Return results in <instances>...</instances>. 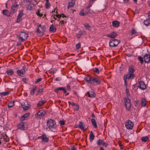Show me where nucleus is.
Here are the masks:
<instances>
[{
    "label": "nucleus",
    "instance_id": "nucleus-1",
    "mask_svg": "<svg viewBox=\"0 0 150 150\" xmlns=\"http://www.w3.org/2000/svg\"><path fill=\"white\" fill-rule=\"evenodd\" d=\"M128 71L129 73L127 75L124 76L125 83L126 84H127L126 79H133L134 76V73L135 71V70L133 66H130L129 67Z\"/></svg>",
    "mask_w": 150,
    "mask_h": 150
},
{
    "label": "nucleus",
    "instance_id": "nucleus-2",
    "mask_svg": "<svg viewBox=\"0 0 150 150\" xmlns=\"http://www.w3.org/2000/svg\"><path fill=\"white\" fill-rule=\"evenodd\" d=\"M17 36L19 41L21 42H24L27 39L28 34L25 32H21Z\"/></svg>",
    "mask_w": 150,
    "mask_h": 150
},
{
    "label": "nucleus",
    "instance_id": "nucleus-3",
    "mask_svg": "<svg viewBox=\"0 0 150 150\" xmlns=\"http://www.w3.org/2000/svg\"><path fill=\"white\" fill-rule=\"evenodd\" d=\"M47 127L50 129L52 130L55 129L57 127L56 122L54 120L52 119L49 120L47 122Z\"/></svg>",
    "mask_w": 150,
    "mask_h": 150
},
{
    "label": "nucleus",
    "instance_id": "nucleus-4",
    "mask_svg": "<svg viewBox=\"0 0 150 150\" xmlns=\"http://www.w3.org/2000/svg\"><path fill=\"white\" fill-rule=\"evenodd\" d=\"M120 42V40L115 39L110 40L109 42V46L111 48L117 47Z\"/></svg>",
    "mask_w": 150,
    "mask_h": 150
},
{
    "label": "nucleus",
    "instance_id": "nucleus-5",
    "mask_svg": "<svg viewBox=\"0 0 150 150\" xmlns=\"http://www.w3.org/2000/svg\"><path fill=\"white\" fill-rule=\"evenodd\" d=\"M46 29L45 27L40 24L38 26V36H41L43 35V33Z\"/></svg>",
    "mask_w": 150,
    "mask_h": 150
},
{
    "label": "nucleus",
    "instance_id": "nucleus-6",
    "mask_svg": "<svg viewBox=\"0 0 150 150\" xmlns=\"http://www.w3.org/2000/svg\"><path fill=\"white\" fill-rule=\"evenodd\" d=\"M133 125V123L129 120H127L125 123V127L128 129H132Z\"/></svg>",
    "mask_w": 150,
    "mask_h": 150
},
{
    "label": "nucleus",
    "instance_id": "nucleus-7",
    "mask_svg": "<svg viewBox=\"0 0 150 150\" xmlns=\"http://www.w3.org/2000/svg\"><path fill=\"white\" fill-rule=\"evenodd\" d=\"M38 139H41V142H47L49 141V138L47 137L46 134L44 133H43L40 137H38Z\"/></svg>",
    "mask_w": 150,
    "mask_h": 150
},
{
    "label": "nucleus",
    "instance_id": "nucleus-8",
    "mask_svg": "<svg viewBox=\"0 0 150 150\" xmlns=\"http://www.w3.org/2000/svg\"><path fill=\"white\" fill-rule=\"evenodd\" d=\"M125 105L126 109L129 111L130 108L131 104L130 100L128 98L125 99Z\"/></svg>",
    "mask_w": 150,
    "mask_h": 150
},
{
    "label": "nucleus",
    "instance_id": "nucleus-9",
    "mask_svg": "<svg viewBox=\"0 0 150 150\" xmlns=\"http://www.w3.org/2000/svg\"><path fill=\"white\" fill-rule=\"evenodd\" d=\"M30 105L27 102H23L22 103L21 107L25 110L29 109L30 108Z\"/></svg>",
    "mask_w": 150,
    "mask_h": 150
},
{
    "label": "nucleus",
    "instance_id": "nucleus-10",
    "mask_svg": "<svg viewBox=\"0 0 150 150\" xmlns=\"http://www.w3.org/2000/svg\"><path fill=\"white\" fill-rule=\"evenodd\" d=\"M18 5L16 4V3L13 4L11 7V13H15L17 10Z\"/></svg>",
    "mask_w": 150,
    "mask_h": 150
},
{
    "label": "nucleus",
    "instance_id": "nucleus-11",
    "mask_svg": "<svg viewBox=\"0 0 150 150\" xmlns=\"http://www.w3.org/2000/svg\"><path fill=\"white\" fill-rule=\"evenodd\" d=\"M92 84H94V83H95L97 85L100 84L101 83V81L100 80V79L98 78H97L95 77H93L92 78Z\"/></svg>",
    "mask_w": 150,
    "mask_h": 150
},
{
    "label": "nucleus",
    "instance_id": "nucleus-12",
    "mask_svg": "<svg viewBox=\"0 0 150 150\" xmlns=\"http://www.w3.org/2000/svg\"><path fill=\"white\" fill-rule=\"evenodd\" d=\"M139 87L142 90H144L146 88V86L144 83L143 81H140L139 83Z\"/></svg>",
    "mask_w": 150,
    "mask_h": 150
},
{
    "label": "nucleus",
    "instance_id": "nucleus-13",
    "mask_svg": "<svg viewBox=\"0 0 150 150\" xmlns=\"http://www.w3.org/2000/svg\"><path fill=\"white\" fill-rule=\"evenodd\" d=\"M46 112L42 110L38 111V118H42L45 114Z\"/></svg>",
    "mask_w": 150,
    "mask_h": 150
},
{
    "label": "nucleus",
    "instance_id": "nucleus-14",
    "mask_svg": "<svg viewBox=\"0 0 150 150\" xmlns=\"http://www.w3.org/2000/svg\"><path fill=\"white\" fill-rule=\"evenodd\" d=\"M18 128L21 130H24L25 129L24 124L23 122H21L17 125Z\"/></svg>",
    "mask_w": 150,
    "mask_h": 150
},
{
    "label": "nucleus",
    "instance_id": "nucleus-15",
    "mask_svg": "<svg viewBox=\"0 0 150 150\" xmlns=\"http://www.w3.org/2000/svg\"><path fill=\"white\" fill-rule=\"evenodd\" d=\"M117 35V33L114 32H113L110 34H108L107 36L108 37L111 38H114L116 37Z\"/></svg>",
    "mask_w": 150,
    "mask_h": 150
},
{
    "label": "nucleus",
    "instance_id": "nucleus-16",
    "mask_svg": "<svg viewBox=\"0 0 150 150\" xmlns=\"http://www.w3.org/2000/svg\"><path fill=\"white\" fill-rule=\"evenodd\" d=\"M92 78L90 75H88L84 79L87 82L92 84Z\"/></svg>",
    "mask_w": 150,
    "mask_h": 150
},
{
    "label": "nucleus",
    "instance_id": "nucleus-17",
    "mask_svg": "<svg viewBox=\"0 0 150 150\" xmlns=\"http://www.w3.org/2000/svg\"><path fill=\"white\" fill-rule=\"evenodd\" d=\"M144 61L145 63H148L150 61V55L149 54H146L144 56Z\"/></svg>",
    "mask_w": 150,
    "mask_h": 150
},
{
    "label": "nucleus",
    "instance_id": "nucleus-18",
    "mask_svg": "<svg viewBox=\"0 0 150 150\" xmlns=\"http://www.w3.org/2000/svg\"><path fill=\"white\" fill-rule=\"evenodd\" d=\"M78 126L79 128L81 129V130H85V125L82 122L80 121Z\"/></svg>",
    "mask_w": 150,
    "mask_h": 150
},
{
    "label": "nucleus",
    "instance_id": "nucleus-19",
    "mask_svg": "<svg viewBox=\"0 0 150 150\" xmlns=\"http://www.w3.org/2000/svg\"><path fill=\"white\" fill-rule=\"evenodd\" d=\"M29 114V113H26L24 115L22 116L21 117V120H27L28 118Z\"/></svg>",
    "mask_w": 150,
    "mask_h": 150
},
{
    "label": "nucleus",
    "instance_id": "nucleus-20",
    "mask_svg": "<svg viewBox=\"0 0 150 150\" xmlns=\"http://www.w3.org/2000/svg\"><path fill=\"white\" fill-rule=\"evenodd\" d=\"M25 72V71L24 69L18 70L17 71V74L20 76H22Z\"/></svg>",
    "mask_w": 150,
    "mask_h": 150
},
{
    "label": "nucleus",
    "instance_id": "nucleus-21",
    "mask_svg": "<svg viewBox=\"0 0 150 150\" xmlns=\"http://www.w3.org/2000/svg\"><path fill=\"white\" fill-rule=\"evenodd\" d=\"M45 87V85L44 83L41 84V88L40 86L39 87V88L38 90V93H41L43 91V88Z\"/></svg>",
    "mask_w": 150,
    "mask_h": 150
},
{
    "label": "nucleus",
    "instance_id": "nucleus-22",
    "mask_svg": "<svg viewBox=\"0 0 150 150\" xmlns=\"http://www.w3.org/2000/svg\"><path fill=\"white\" fill-rule=\"evenodd\" d=\"M50 30L51 32H55L56 30V28L54 25L52 24L50 27Z\"/></svg>",
    "mask_w": 150,
    "mask_h": 150
},
{
    "label": "nucleus",
    "instance_id": "nucleus-23",
    "mask_svg": "<svg viewBox=\"0 0 150 150\" xmlns=\"http://www.w3.org/2000/svg\"><path fill=\"white\" fill-rule=\"evenodd\" d=\"M88 96L89 97L91 98H93L95 96V93L91 91H90L87 93Z\"/></svg>",
    "mask_w": 150,
    "mask_h": 150
},
{
    "label": "nucleus",
    "instance_id": "nucleus-24",
    "mask_svg": "<svg viewBox=\"0 0 150 150\" xmlns=\"http://www.w3.org/2000/svg\"><path fill=\"white\" fill-rule=\"evenodd\" d=\"M2 13L3 14L7 16H10V13L6 10H3L2 11Z\"/></svg>",
    "mask_w": 150,
    "mask_h": 150
},
{
    "label": "nucleus",
    "instance_id": "nucleus-25",
    "mask_svg": "<svg viewBox=\"0 0 150 150\" xmlns=\"http://www.w3.org/2000/svg\"><path fill=\"white\" fill-rule=\"evenodd\" d=\"M112 26L114 27H117L119 25V23L117 21H114L112 22Z\"/></svg>",
    "mask_w": 150,
    "mask_h": 150
},
{
    "label": "nucleus",
    "instance_id": "nucleus-26",
    "mask_svg": "<svg viewBox=\"0 0 150 150\" xmlns=\"http://www.w3.org/2000/svg\"><path fill=\"white\" fill-rule=\"evenodd\" d=\"M94 137L95 136L94 135L92 131H91L90 132L89 136V139L91 142L93 141Z\"/></svg>",
    "mask_w": 150,
    "mask_h": 150
},
{
    "label": "nucleus",
    "instance_id": "nucleus-27",
    "mask_svg": "<svg viewBox=\"0 0 150 150\" xmlns=\"http://www.w3.org/2000/svg\"><path fill=\"white\" fill-rule=\"evenodd\" d=\"M23 15V12L21 11H20L17 17V22H18L20 21L21 18Z\"/></svg>",
    "mask_w": 150,
    "mask_h": 150
},
{
    "label": "nucleus",
    "instance_id": "nucleus-28",
    "mask_svg": "<svg viewBox=\"0 0 150 150\" xmlns=\"http://www.w3.org/2000/svg\"><path fill=\"white\" fill-rule=\"evenodd\" d=\"M91 122L93 126L95 128H96L97 127L96 122L95 119H91Z\"/></svg>",
    "mask_w": 150,
    "mask_h": 150
},
{
    "label": "nucleus",
    "instance_id": "nucleus-29",
    "mask_svg": "<svg viewBox=\"0 0 150 150\" xmlns=\"http://www.w3.org/2000/svg\"><path fill=\"white\" fill-rule=\"evenodd\" d=\"M84 26L85 28L87 30L91 31L92 29L91 26H90L88 23H86L84 24Z\"/></svg>",
    "mask_w": 150,
    "mask_h": 150
},
{
    "label": "nucleus",
    "instance_id": "nucleus-30",
    "mask_svg": "<svg viewBox=\"0 0 150 150\" xmlns=\"http://www.w3.org/2000/svg\"><path fill=\"white\" fill-rule=\"evenodd\" d=\"M75 4V3L74 0H72L69 3V5L68 6L67 8L69 9L70 7H73Z\"/></svg>",
    "mask_w": 150,
    "mask_h": 150
},
{
    "label": "nucleus",
    "instance_id": "nucleus-31",
    "mask_svg": "<svg viewBox=\"0 0 150 150\" xmlns=\"http://www.w3.org/2000/svg\"><path fill=\"white\" fill-rule=\"evenodd\" d=\"M144 24L146 26L150 25V19L149 18L147 19L144 21Z\"/></svg>",
    "mask_w": 150,
    "mask_h": 150
},
{
    "label": "nucleus",
    "instance_id": "nucleus-32",
    "mask_svg": "<svg viewBox=\"0 0 150 150\" xmlns=\"http://www.w3.org/2000/svg\"><path fill=\"white\" fill-rule=\"evenodd\" d=\"M141 103L142 106L145 107L146 105V100L145 98H142L141 100Z\"/></svg>",
    "mask_w": 150,
    "mask_h": 150
},
{
    "label": "nucleus",
    "instance_id": "nucleus-33",
    "mask_svg": "<svg viewBox=\"0 0 150 150\" xmlns=\"http://www.w3.org/2000/svg\"><path fill=\"white\" fill-rule=\"evenodd\" d=\"M149 138L148 136H145L142 137L141 139L142 142H145L148 140Z\"/></svg>",
    "mask_w": 150,
    "mask_h": 150
},
{
    "label": "nucleus",
    "instance_id": "nucleus-34",
    "mask_svg": "<svg viewBox=\"0 0 150 150\" xmlns=\"http://www.w3.org/2000/svg\"><path fill=\"white\" fill-rule=\"evenodd\" d=\"M36 86H33L31 88V90L30 91V94L32 95H34V91L36 90Z\"/></svg>",
    "mask_w": 150,
    "mask_h": 150
},
{
    "label": "nucleus",
    "instance_id": "nucleus-35",
    "mask_svg": "<svg viewBox=\"0 0 150 150\" xmlns=\"http://www.w3.org/2000/svg\"><path fill=\"white\" fill-rule=\"evenodd\" d=\"M104 142L102 140L99 139L97 141V144L98 145L101 146L103 144Z\"/></svg>",
    "mask_w": 150,
    "mask_h": 150
},
{
    "label": "nucleus",
    "instance_id": "nucleus-36",
    "mask_svg": "<svg viewBox=\"0 0 150 150\" xmlns=\"http://www.w3.org/2000/svg\"><path fill=\"white\" fill-rule=\"evenodd\" d=\"M46 101L45 100H42V101H39L38 102V106H41L43 105L44 103L46 102Z\"/></svg>",
    "mask_w": 150,
    "mask_h": 150
},
{
    "label": "nucleus",
    "instance_id": "nucleus-37",
    "mask_svg": "<svg viewBox=\"0 0 150 150\" xmlns=\"http://www.w3.org/2000/svg\"><path fill=\"white\" fill-rule=\"evenodd\" d=\"M7 74L10 76L12 75L14 73V72L12 70H8L6 71Z\"/></svg>",
    "mask_w": 150,
    "mask_h": 150
},
{
    "label": "nucleus",
    "instance_id": "nucleus-38",
    "mask_svg": "<svg viewBox=\"0 0 150 150\" xmlns=\"http://www.w3.org/2000/svg\"><path fill=\"white\" fill-rule=\"evenodd\" d=\"M50 4L49 2V1H46V3L45 4V7L46 8H49L50 6Z\"/></svg>",
    "mask_w": 150,
    "mask_h": 150
},
{
    "label": "nucleus",
    "instance_id": "nucleus-39",
    "mask_svg": "<svg viewBox=\"0 0 150 150\" xmlns=\"http://www.w3.org/2000/svg\"><path fill=\"white\" fill-rule=\"evenodd\" d=\"M79 33L80 34L76 35V36L78 38H79L81 37V35L84 34H85L86 32L84 31H82L81 32H80Z\"/></svg>",
    "mask_w": 150,
    "mask_h": 150
},
{
    "label": "nucleus",
    "instance_id": "nucleus-40",
    "mask_svg": "<svg viewBox=\"0 0 150 150\" xmlns=\"http://www.w3.org/2000/svg\"><path fill=\"white\" fill-rule=\"evenodd\" d=\"M14 105V102L11 101L8 103V108H11L13 107Z\"/></svg>",
    "mask_w": 150,
    "mask_h": 150
},
{
    "label": "nucleus",
    "instance_id": "nucleus-41",
    "mask_svg": "<svg viewBox=\"0 0 150 150\" xmlns=\"http://www.w3.org/2000/svg\"><path fill=\"white\" fill-rule=\"evenodd\" d=\"M34 6V5L33 4H30L28 5L27 9L28 10H30Z\"/></svg>",
    "mask_w": 150,
    "mask_h": 150
},
{
    "label": "nucleus",
    "instance_id": "nucleus-42",
    "mask_svg": "<svg viewBox=\"0 0 150 150\" xmlns=\"http://www.w3.org/2000/svg\"><path fill=\"white\" fill-rule=\"evenodd\" d=\"M131 33L132 35H137V33L134 29H133L131 30Z\"/></svg>",
    "mask_w": 150,
    "mask_h": 150
},
{
    "label": "nucleus",
    "instance_id": "nucleus-43",
    "mask_svg": "<svg viewBox=\"0 0 150 150\" xmlns=\"http://www.w3.org/2000/svg\"><path fill=\"white\" fill-rule=\"evenodd\" d=\"M88 13H84V9H82L80 13V15L81 16H84L87 14Z\"/></svg>",
    "mask_w": 150,
    "mask_h": 150
},
{
    "label": "nucleus",
    "instance_id": "nucleus-44",
    "mask_svg": "<svg viewBox=\"0 0 150 150\" xmlns=\"http://www.w3.org/2000/svg\"><path fill=\"white\" fill-rule=\"evenodd\" d=\"M0 94H1L2 97V96H6L8 95L9 93V92L7 91L3 92L0 93Z\"/></svg>",
    "mask_w": 150,
    "mask_h": 150
},
{
    "label": "nucleus",
    "instance_id": "nucleus-45",
    "mask_svg": "<svg viewBox=\"0 0 150 150\" xmlns=\"http://www.w3.org/2000/svg\"><path fill=\"white\" fill-rule=\"evenodd\" d=\"M60 90H61V87L56 88L54 89V91L57 93H59V91Z\"/></svg>",
    "mask_w": 150,
    "mask_h": 150
},
{
    "label": "nucleus",
    "instance_id": "nucleus-46",
    "mask_svg": "<svg viewBox=\"0 0 150 150\" xmlns=\"http://www.w3.org/2000/svg\"><path fill=\"white\" fill-rule=\"evenodd\" d=\"M3 139H4V140L5 142H7L9 140V138L7 136H6V135H5L3 137Z\"/></svg>",
    "mask_w": 150,
    "mask_h": 150
},
{
    "label": "nucleus",
    "instance_id": "nucleus-47",
    "mask_svg": "<svg viewBox=\"0 0 150 150\" xmlns=\"http://www.w3.org/2000/svg\"><path fill=\"white\" fill-rule=\"evenodd\" d=\"M74 110H78L79 109V106L78 104H76L74 107Z\"/></svg>",
    "mask_w": 150,
    "mask_h": 150
},
{
    "label": "nucleus",
    "instance_id": "nucleus-48",
    "mask_svg": "<svg viewBox=\"0 0 150 150\" xmlns=\"http://www.w3.org/2000/svg\"><path fill=\"white\" fill-rule=\"evenodd\" d=\"M93 71L96 73L97 74H99V70L97 68H94L93 69Z\"/></svg>",
    "mask_w": 150,
    "mask_h": 150
},
{
    "label": "nucleus",
    "instance_id": "nucleus-49",
    "mask_svg": "<svg viewBox=\"0 0 150 150\" xmlns=\"http://www.w3.org/2000/svg\"><path fill=\"white\" fill-rule=\"evenodd\" d=\"M81 44L80 42L78 43L76 45V49H79L81 47Z\"/></svg>",
    "mask_w": 150,
    "mask_h": 150
},
{
    "label": "nucleus",
    "instance_id": "nucleus-50",
    "mask_svg": "<svg viewBox=\"0 0 150 150\" xmlns=\"http://www.w3.org/2000/svg\"><path fill=\"white\" fill-rule=\"evenodd\" d=\"M138 59L139 61L140 62L141 64H142L143 61V58L142 57L140 56L138 57Z\"/></svg>",
    "mask_w": 150,
    "mask_h": 150
},
{
    "label": "nucleus",
    "instance_id": "nucleus-51",
    "mask_svg": "<svg viewBox=\"0 0 150 150\" xmlns=\"http://www.w3.org/2000/svg\"><path fill=\"white\" fill-rule=\"evenodd\" d=\"M59 122L60 125H63L65 124V122L63 120H60Z\"/></svg>",
    "mask_w": 150,
    "mask_h": 150
},
{
    "label": "nucleus",
    "instance_id": "nucleus-52",
    "mask_svg": "<svg viewBox=\"0 0 150 150\" xmlns=\"http://www.w3.org/2000/svg\"><path fill=\"white\" fill-rule=\"evenodd\" d=\"M61 90L64 91V93H66L67 92L66 89L64 87H61Z\"/></svg>",
    "mask_w": 150,
    "mask_h": 150
},
{
    "label": "nucleus",
    "instance_id": "nucleus-53",
    "mask_svg": "<svg viewBox=\"0 0 150 150\" xmlns=\"http://www.w3.org/2000/svg\"><path fill=\"white\" fill-rule=\"evenodd\" d=\"M71 150H77V148L74 146H71Z\"/></svg>",
    "mask_w": 150,
    "mask_h": 150
},
{
    "label": "nucleus",
    "instance_id": "nucleus-54",
    "mask_svg": "<svg viewBox=\"0 0 150 150\" xmlns=\"http://www.w3.org/2000/svg\"><path fill=\"white\" fill-rule=\"evenodd\" d=\"M61 17H62L63 18L65 17V16H64V14H62L60 15V17H59V20L61 19Z\"/></svg>",
    "mask_w": 150,
    "mask_h": 150
},
{
    "label": "nucleus",
    "instance_id": "nucleus-55",
    "mask_svg": "<svg viewBox=\"0 0 150 150\" xmlns=\"http://www.w3.org/2000/svg\"><path fill=\"white\" fill-rule=\"evenodd\" d=\"M67 89L68 91H70L71 89V87L69 85H68L67 86Z\"/></svg>",
    "mask_w": 150,
    "mask_h": 150
},
{
    "label": "nucleus",
    "instance_id": "nucleus-56",
    "mask_svg": "<svg viewBox=\"0 0 150 150\" xmlns=\"http://www.w3.org/2000/svg\"><path fill=\"white\" fill-rule=\"evenodd\" d=\"M62 80V78L61 77H57L55 79L56 81H59Z\"/></svg>",
    "mask_w": 150,
    "mask_h": 150
},
{
    "label": "nucleus",
    "instance_id": "nucleus-57",
    "mask_svg": "<svg viewBox=\"0 0 150 150\" xmlns=\"http://www.w3.org/2000/svg\"><path fill=\"white\" fill-rule=\"evenodd\" d=\"M43 16V14H40V11L39 10H38V16L41 17L42 16Z\"/></svg>",
    "mask_w": 150,
    "mask_h": 150
},
{
    "label": "nucleus",
    "instance_id": "nucleus-58",
    "mask_svg": "<svg viewBox=\"0 0 150 150\" xmlns=\"http://www.w3.org/2000/svg\"><path fill=\"white\" fill-rule=\"evenodd\" d=\"M60 24H61L62 26L64 24V21L63 20H62L60 21V22H59Z\"/></svg>",
    "mask_w": 150,
    "mask_h": 150
},
{
    "label": "nucleus",
    "instance_id": "nucleus-59",
    "mask_svg": "<svg viewBox=\"0 0 150 150\" xmlns=\"http://www.w3.org/2000/svg\"><path fill=\"white\" fill-rule=\"evenodd\" d=\"M92 4H93L91 2H90L89 1L88 5L89 6H90L91 7L92 6Z\"/></svg>",
    "mask_w": 150,
    "mask_h": 150
},
{
    "label": "nucleus",
    "instance_id": "nucleus-60",
    "mask_svg": "<svg viewBox=\"0 0 150 150\" xmlns=\"http://www.w3.org/2000/svg\"><path fill=\"white\" fill-rule=\"evenodd\" d=\"M118 144L120 147L122 146V144L120 141L118 142Z\"/></svg>",
    "mask_w": 150,
    "mask_h": 150
},
{
    "label": "nucleus",
    "instance_id": "nucleus-61",
    "mask_svg": "<svg viewBox=\"0 0 150 150\" xmlns=\"http://www.w3.org/2000/svg\"><path fill=\"white\" fill-rule=\"evenodd\" d=\"M103 145H104L105 147H107V146L108 145V144L104 142V143H103Z\"/></svg>",
    "mask_w": 150,
    "mask_h": 150
},
{
    "label": "nucleus",
    "instance_id": "nucleus-62",
    "mask_svg": "<svg viewBox=\"0 0 150 150\" xmlns=\"http://www.w3.org/2000/svg\"><path fill=\"white\" fill-rule=\"evenodd\" d=\"M23 1L25 2H29L30 3L31 1V0H23Z\"/></svg>",
    "mask_w": 150,
    "mask_h": 150
},
{
    "label": "nucleus",
    "instance_id": "nucleus-63",
    "mask_svg": "<svg viewBox=\"0 0 150 150\" xmlns=\"http://www.w3.org/2000/svg\"><path fill=\"white\" fill-rule=\"evenodd\" d=\"M23 81L25 83H26V81H27V80L26 79H25V78H23Z\"/></svg>",
    "mask_w": 150,
    "mask_h": 150
},
{
    "label": "nucleus",
    "instance_id": "nucleus-64",
    "mask_svg": "<svg viewBox=\"0 0 150 150\" xmlns=\"http://www.w3.org/2000/svg\"><path fill=\"white\" fill-rule=\"evenodd\" d=\"M91 116L92 117H93V118H94L95 117V116L93 113H92V114Z\"/></svg>",
    "mask_w": 150,
    "mask_h": 150
}]
</instances>
